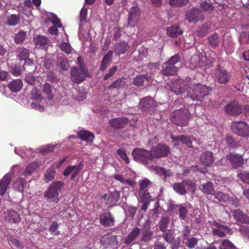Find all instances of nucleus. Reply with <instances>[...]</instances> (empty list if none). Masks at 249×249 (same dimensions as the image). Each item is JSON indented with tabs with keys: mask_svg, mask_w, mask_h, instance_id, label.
I'll list each match as a JSON object with an SVG mask.
<instances>
[{
	"mask_svg": "<svg viewBox=\"0 0 249 249\" xmlns=\"http://www.w3.org/2000/svg\"><path fill=\"white\" fill-rule=\"evenodd\" d=\"M141 15L140 9L137 7H134L130 9L128 18L127 28L133 27L139 20Z\"/></svg>",
	"mask_w": 249,
	"mask_h": 249,
	"instance_id": "nucleus-11",
	"label": "nucleus"
},
{
	"mask_svg": "<svg viewBox=\"0 0 249 249\" xmlns=\"http://www.w3.org/2000/svg\"><path fill=\"white\" fill-rule=\"evenodd\" d=\"M225 110L228 114L232 115H238L243 112L241 105L236 101L227 105Z\"/></svg>",
	"mask_w": 249,
	"mask_h": 249,
	"instance_id": "nucleus-14",
	"label": "nucleus"
},
{
	"mask_svg": "<svg viewBox=\"0 0 249 249\" xmlns=\"http://www.w3.org/2000/svg\"><path fill=\"white\" fill-rule=\"evenodd\" d=\"M238 177L245 183L249 184V172L247 171H239Z\"/></svg>",
	"mask_w": 249,
	"mask_h": 249,
	"instance_id": "nucleus-44",
	"label": "nucleus"
},
{
	"mask_svg": "<svg viewBox=\"0 0 249 249\" xmlns=\"http://www.w3.org/2000/svg\"><path fill=\"white\" fill-rule=\"evenodd\" d=\"M20 18L18 15H11L7 17V23L9 26H14L19 22Z\"/></svg>",
	"mask_w": 249,
	"mask_h": 249,
	"instance_id": "nucleus-42",
	"label": "nucleus"
},
{
	"mask_svg": "<svg viewBox=\"0 0 249 249\" xmlns=\"http://www.w3.org/2000/svg\"><path fill=\"white\" fill-rule=\"evenodd\" d=\"M146 79L145 75H139L133 81V84L138 87L143 86V82Z\"/></svg>",
	"mask_w": 249,
	"mask_h": 249,
	"instance_id": "nucleus-50",
	"label": "nucleus"
},
{
	"mask_svg": "<svg viewBox=\"0 0 249 249\" xmlns=\"http://www.w3.org/2000/svg\"><path fill=\"white\" fill-rule=\"evenodd\" d=\"M191 113L187 108H181L172 112L170 115V120L175 124L184 126L188 125Z\"/></svg>",
	"mask_w": 249,
	"mask_h": 249,
	"instance_id": "nucleus-2",
	"label": "nucleus"
},
{
	"mask_svg": "<svg viewBox=\"0 0 249 249\" xmlns=\"http://www.w3.org/2000/svg\"><path fill=\"white\" fill-rule=\"evenodd\" d=\"M170 219L168 216H163L160 219L159 223V228L160 231L164 232L167 231L169 224Z\"/></svg>",
	"mask_w": 249,
	"mask_h": 249,
	"instance_id": "nucleus-38",
	"label": "nucleus"
},
{
	"mask_svg": "<svg viewBox=\"0 0 249 249\" xmlns=\"http://www.w3.org/2000/svg\"><path fill=\"white\" fill-rule=\"evenodd\" d=\"M31 95L33 99L36 101H41L42 99L40 92L37 90L36 88H34L32 90Z\"/></svg>",
	"mask_w": 249,
	"mask_h": 249,
	"instance_id": "nucleus-58",
	"label": "nucleus"
},
{
	"mask_svg": "<svg viewBox=\"0 0 249 249\" xmlns=\"http://www.w3.org/2000/svg\"><path fill=\"white\" fill-rule=\"evenodd\" d=\"M109 124L114 129L123 128L124 125V119L123 117L112 119L109 121Z\"/></svg>",
	"mask_w": 249,
	"mask_h": 249,
	"instance_id": "nucleus-32",
	"label": "nucleus"
},
{
	"mask_svg": "<svg viewBox=\"0 0 249 249\" xmlns=\"http://www.w3.org/2000/svg\"><path fill=\"white\" fill-rule=\"evenodd\" d=\"M200 160L203 165L206 167H210L214 161L213 153L210 151L203 152L200 155Z\"/></svg>",
	"mask_w": 249,
	"mask_h": 249,
	"instance_id": "nucleus-16",
	"label": "nucleus"
},
{
	"mask_svg": "<svg viewBox=\"0 0 249 249\" xmlns=\"http://www.w3.org/2000/svg\"><path fill=\"white\" fill-rule=\"evenodd\" d=\"M171 138L173 142L178 143V140L180 141L182 143L185 144L188 147H192V142L191 138L189 136L185 135H179L177 137L171 136Z\"/></svg>",
	"mask_w": 249,
	"mask_h": 249,
	"instance_id": "nucleus-26",
	"label": "nucleus"
},
{
	"mask_svg": "<svg viewBox=\"0 0 249 249\" xmlns=\"http://www.w3.org/2000/svg\"><path fill=\"white\" fill-rule=\"evenodd\" d=\"M55 170L54 167H51L48 168L44 175V180L46 182H48L54 179L55 177Z\"/></svg>",
	"mask_w": 249,
	"mask_h": 249,
	"instance_id": "nucleus-40",
	"label": "nucleus"
},
{
	"mask_svg": "<svg viewBox=\"0 0 249 249\" xmlns=\"http://www.w3.org/2000/svg\"><path fill=\"white\" fill-rule=\"evenodd\" d=\"M119 198L120 194L119 192L115 191L114 192L110 193L107 198L108 204L110 207L116 205Z\"/></svg>",
	"mask_w": 249,
	"mask_h": 249,
	"instance_id": "nucleus-34",
	"label": "nucleus"
},
{
	"mask_svg": "<svg viewBox=\"0 0 249 249\" xmlns=\"http://www.w3.org/2000/svg\"><path fill=\"white\" fill-rule=\"evenodd\" d=\"M115 52L118 55L124 53V43L121 42L115 46Z\"/></svg>",
	"mask_w": 249,
	"mask_h": 249,
	"instance_id": "nucleus-60",
	"label": "nucleus"
},
{
	"mask_svg": "<svg viewBox=\"0 0 249 249\" xmlns=\"http://www.w3.org/2000/svg\"><path fill=\"white\" fill-rule=\"evenodd\" d=\"M174 190L180 195H185L187 194V191L185 188V185L183 183L177 182L173 184Z\"/></svg>",
	"mask_w": 249,
	"mask_h": 249,
	"instance_id": "nucleus-39",
	"label": "nucleus"
},
{
	"mask_svg": "<svg viewBox=\"0 0 249 249\" xmlns=\"http://www.w3.org/2000/svg\"><path fill=\"white\" fill-rule=\"evenodd\" d=\"M5 219L11 223H17L20 221V218L18 212L13 210H8L5 212Z\"/></svg>",
	"mask_w": 249,
	"mask_h": 249,
	"instance_id": "nucleus-20",
	"label": "nucleus"
},
{
	"mask_svg": "<svg viewBox=\"0 0 249 249\" xmlns=\"http://www.w3.org/2000/svg\"><path fill=\"white\" fill-rule=\"evenodd\" d=\"M10 182L11 176L7 174L0 180V195L2 196L5 194Z\"/></svg>",
	"mask_w": 249,
	"mask_h": 249,
	"instance_id": "nucleus-23",
	"label": "nucleus"
},
{
	"mask_svg": "<svg viewBox=\"0 0 249 249\" xmlns=\"http://www.w3.org/2000/svg\"><path fill=\"white\" fill-rule=\"evenodd\" d=\"M55 145L53 144H48L45 146L41 150V152L44 154L52 152L54 150Z\"/></svg>",
	"mask_w": 249,
	"mask_h": 249,
	"instance_id": "nucleus-62",
	"label": "nucleus"
},
{
	"mask_svg": "<svg viewBox=\"0 0 249 249\" xmlns=\"http://www.w3.org/2000/svg\"><path fill=\"white\" fill-rule=\"evenodd\" d=\"M58 66L62 71H66L69 67L68 59L66 58H60L58 59Z\"/></svg>",
	"mask_w": 249,
	"mask_h": 249,
	"instance_id": "nucleus-45",
	"label": "nucleus"
},
{
	"mask_svg": "<svg viewBox=\"0 0 249 249\" xmlns=\"http://www.w3.org/2000/svg\"><path fill=\"white\" fill-rule=\"evenodd\" d=\"M38 165L36 162H31L27 166L24 172V175L31 174L36 170V169Z\"/></svg>",
	"mask_w": 249,
	"mask_h": 249,
	"instance_id": "nucleus-51",
	"label": "nucleus"
},
{
	"mask_svg": "<svg viewBox=\"0 0 249 249\" xmlns=\"http://www.w3.org/2000/svg\"><path fill=\"white\" fill-rule=\"evenodd\" d=\"M200 8L204 11H213L214 7L211 3L207 2L206 1H203L200 4Z\"/></svg>",
	"mask_w": 249,
	"mask_h": 249,
	"instance_id": "nucleus-52",
	"label": "nucleus"
},
{
	"mask_svg": "<svg viewBox=\"0 0 249 249\" xmlns=\"http://www.w3.org/2000/svg\"><path fill=\"white\" fill-rule=\"evenodd\" d=\"M232 216L236 222L241 224H249V217L240 209L232 211Z\"/></svg>",
	"mask_w": 249,
	"mask_h": 249,
	"instance_id": "nucleus-18",
	"label": "nucleus"
},
{
	"mask_svg": "<svg viewBox=\"0 0 249 249\" xmlns=\"http://www.w3.org/2000/svg\"><path fill=\"white\" fill-rule=\"evenodd\" d=\"M117 71V67L116 66H113L112 68H111L109 71L104 76V80L105 81L107 80L108 79H109L110 77L112 76L115 72Z\"/></svg>",
	"mask_w": 249,
	"mask_h": 249,
	"instance_id": "nucleus-64",
	"label": "nucleus"
},
{
	"mask_svg": "<svg viewBox=\"0 0 249 249\" xmlns=\"http://www.w3.org/2000/svg\"><path fill=\"white\" fill-rule=\"evenodd\" d=\"M154 104L153 99L149 97L143 98L140 102V107L142 111H149L153 107Z\"/></svg>",
	"mask_w": 249,
	"mask_h": 249,
	"instance_id": "nucleus-21",
	"label": "nucleus"
},
{
	"mask_svg": "<svg viewBox=\"0 0 249 249\" xmlns=\"http://www.w3.org/2000/svg\"><path fill=\"white\" fill-rule=\"evenodd\" d=\"M58 228V224L56 221H53L49 228V231L55 235L59 234L60 232L57 230Z\"/></svg>",
	"mask_w": 249,
	"mask_h": 249,
	"instance_id": "nucleus-59",
	"label": "nucleus"
},
{
	"mask_svg": "<svg viewBox=\"0 0 249 249\" xmlns=\"http://www.w3.org/2000/svg\"><path fill=\"white\" fill-rule=\"evenodd\" d=\"M113 56V51H109L104 56L101 62L100 70L104 71L107 67L109 64L111 62Z\"/></svg>",
	"mask_w": 249,
	"mask_h": 249,
	"instance_id": "nucleus-27",
	"label": "nucleus"
},
{
	"mask_svg": "<svg viewBox=\"0 0 249 249\" xmlns=\"http://www.w3.org/2000/svg\"><path fill=\"white\" fill-rule=\"evenodd\" d=\"M78 138L87 142H92L94 139V135L89 131L80 130L77 133Z\"/></svg>",
	"mask_w": 249,
	"mask_h": 249,
	"instance_id": "nucleus-30",
	"label": "nucleus"
},
{
	"mask_svg": "<svg viewBox=\"0 0 249 249\" xmlns=\"http://www.w3.org/2000/svg\"><path fill=\"white\" fill-rule=\"evenodd\" d=\"M140 233V230L139 228L136 227L132 230L131 232L125 238V244L132 242Z\"/></svg>",
	"mask_w": 249,
	"mask_h": 249,
	"instance_id": "nucleus-37",
	"label": "nucleus"
},
{
	"mask_svg": "<svg viewBox=\"0 0 249 249\" xmlns=\"http://www.w3.org/2000/svg\"><path fill=\"white\" fill-rule=\"evenodd\" d=\"M166 31L168 36L172 38L177 37L183 33V31L178 25H171L167 27Z\"/></svg>",
	"mask_w": 249,
	"mask_h": 249,
	"instance_id": "nucleus-22",
	"label": "nucleus"
},
{
	"mask_svg": "<svg viewBox=\"0 0 249 249\" xmlns=\"http://www.w3.org/2000/svg\"><path fill=\"white\" fill-rule=\"evenodd\" d=\"M42 90L47 95V97L49 100L53 99L54 95L52 93V87L49 83H46L43 85Z\"/></svg>",
	"mask_w": 249,
	"mask_h": 249,
	"instance_id": "nucleus-43",
	"label": "nucleus"
},
{
	"mask_svg": "<svg viewBox=\"0 0 249 249\" xmlns=\"http://www.w3.org/2000/svg\"><path fill=\"white\" fill-rule=\"evenodd\" d=\"M202 66L201 59L199 55L195 54L191 57L189 62V67L190 69H194L196 68H201Z\"/></svg>",
	"mask_w": 249,
	"mask_h": 249,
	"instance_id": "nucleus-28",
	"label": "nucleus"
},
{
	"mask_svg": "<svg viewBox=\"0 0 249 249\" xmlns=\"http://www.w3.org/2000/svg\"><path fill=\"white\" fill-rule=\"evenodd\" d=\"M154 234V231L149 229L144 230L142 231L140 241L142 242H149L153 238Z\"/></svg>",
	"mask_w": 249,
	"mask_h": 249,
	"instance_id": "nucleus-33",
	"label": "nucleus"
},
{
	"mask_svg": "<svg viewBox=\"0 0 249 249\" xmlns=\"http://www.w3.org/2000/svg\"><path fill=\"white\" fill-rule=\"evenodd\" d=\"M231 127L235 134L244 137H249V125L246 122L234 121L232 123Z\"/></svg>",
	"mask_w": 249,
	"mask_h": 249,
	"instance_id": "nucleus-6",
	"label": "nucleus"
},
{
	"mask_svg": "<svg viewBox=\"0 0 249 249\" xmlns=\"http://www.w3.org/2000/svg\"><path fill=\"white\" fill-rule=\"evenodd\" d=\"M219 249H236V247L229 240L222 241Z\"/></svg>",
	"mask_w": 249,
	"mask_h": 249,
	"instance_id": "nucleus-46",
	"label": "nucleus"
},
{
	"mask_svg": "<svg viewBox=\"0 0 249 249\" xmlns=\"http://www.w3.org/2000/svg\"><path fill=\"white\" fill-rule=\"evenodd\" d=\"M8 87L12 92L17 93L22 89L23 83L19 79L13 80L8 84Z\"/></svg>",
	"mask_w": 249,
	"mask_h": 249,
	"instance_id": "nucleus-25",
	"label": "nucleus"
},
{
	"mask_svg": "<svg viewBox=\"0 0 249 249\" xmlns=\"http://www.w3.org/2000/svg\"><path fill=\"white\" fill-rule=\"evenodd\" d=\"M26 36V33L23 31H19L15 36V41L17 44H20L24 41Z\"/></svg>",
	"mask_w": 249,
	"mask_h": 249,
	"instance_id": "nucleus-48",
	"label": "nucleus"
},
{
	"mask_svg": "<svg viewBox=\"0 0 249 249\" xmlns=\"http://www.w3.org/2000/svg\"><path fill=\"white\" fill-rule=\"evenodd\" d=\"M162 238L167 243L172 244L175 240V232L172 230H168L163 232Z\"/></svg>",
	"mask_w": 249,
	"mask_h": 249,
	"instance_id": "nucleus-35",
	"label": "nucleus"
},
{
	"mask_svg": "<svg viewBox=\"0 0 249 249\" xmlns=\"http://www.w3.org/2000/svg\"><path fill=\"white\" fill-rule=\"evenodd\" d=\"M208 43L213 48L218 47L220 43V38L217 34H213L210 35L208 38Z\"/></svg>",
	"mask_w": 249,
	"mask_h": 249,
	"instance_id": "nucleus-36",
	"label": "nucleus"
},
{
	"mask_svg": "<svg viewBox=\"0 0 249 249\" xmlns=\"http://www.w3.org/2000/svg\"><path fill=\"white\" fill-rule=\"evenodd\" d=\"M64 184L61 181H56L51 183L44 192V196L48 202L57 203L59 200V194Z\"/></svg>",
	"mask_w": 249,
	"mask_h": 249,
	"instance_id": "nucleus-4",
	"label": "nucleus"
},
{
	"mask_svg": "<svg viewBox=\"0 0 249 249\" xmlns=\"http://www.w3.org/2000/svg\"><path fill=\"white\" fill-rule=\"evenodd\" d=\"M103 246L107 248L109 247H116L118 245V236L110 233L104 235L100 239Z\"/></svg>",
	"mask_w": 249,
	"mask_h": 249,
	"instance_id": "nucleus-13",
	"label": "nucleus"
},
{
	"mask_svg": "<svg viewBox=\"0 0 249 249\" xmlns=\"http://www.w3.org/2000/svg\"><path fill=\"white\" fill-rule=\"evenodd\" d=\"M7 240L9 244L11 246H14L18 249H23L24 246L21 244L20 241L13 237L12 235L7 236Z\"/></svg>",
	"mask_w": 249,
	"mask_h": 249,
	"instance_id": "nucleus-41",
	"label": "nucleus"
},
{
	"mask_svg": "<svg viewBox=\"0 0 249 249\" xmlns=\"http://www.w3.org/2000/svg\"><path fill=\"white\" fill-rule=\"evenodd\" d=\"M132 155L136 161H139L144 164H147L149 161L153 160V157L151 150L137 148L132 151Z\"/></svg>",
	"mask_w": 249,
	"mask_h": 249,
	"instance_id": "nucleus-5",
	"label": "nucleus"
},
{
	"mask_svg": "<svg viewBox=\"0 0 249 249\" xmlns=\"http://www.w3.org/2000/svg\"><path fill=\"white\" fill-rule=\"evenodd\" d=\"M59 48L62 51L64 52L67 54H70L71 52V48L68 42H62L59 45Z\"/></svg>",
	"mask_w": 249,
	"mask_h": 249,
	"instance_id": "nucleus-54",
	"label": "nucleus"
},
{
	"mask_svg": "<svg viewBox=\"0 0 249 249\" xmlns=\"http://www.w3.org/2000/svg\"><path fill=\"white\" fill-rule=\"evenodd\" d=\"M199 188L203 194L207 195H213L215 193L213 184L211 181L202 184Z\"/></svg>",
	"mask_w": 249,
	"mask_h": 249,
	"instance_id": "nucleus-24",
	"label": "nucleus"
},
{
	"mask_svg": "<svg viewBox=\"0 0 249 249\" xmlns=\"http://www.w3.org/2000/svg\"><path fill=\"white\" fill-rule=\"evenodd\" d=\"M136 213V208L133 207L125 206V214L127 217L132 218Z\"/></svg>",
	"mask_w": 249,
	"mask_h": 249,
	"instance_id": "nucleus-55",
	"label": "nucleus"
},
{
	"mask_svg": "<svg viewBox=\"0 0 249 249\" xmlns=\"http://www.w3.org/2000/svg\"><path fill=\"white\" fill-rule=\"evenodd\" d=\"M30 55V51L25 47H19L17 51V57L20 61L26 60Z\"/></svg>",
	"mask_w": 249,
	"mask_h": 249,
	"instance_id": "nucleus-31",
	"label": "nucleus"
},
{
	"mask_svg": "<svg viewBox=\"0 0 249 249\" xmlns=\"http://www.w3.org/2000/svg\"><path fill=\"white\" fill-rule=\"evenodd\" d=\"M100 222L103 226L109 227L114 225V220L110 212H105L101 214Z\"/></svg>",
	"mask_w": 249,
	"mask_h": 249,
	"instance_id": "nucleus-19",
	"label": "nucleus"
},
{
	"mask_svg": "<svg viewBox=\"0 0 249 249\" xmlns=\"http://www.w3.org/2000/svg\"><path fill=\"white\" fill-rule=\"evenodd\" d=\"M226 141L229 146L231 148H235L238 147L239 146L238 142H236L231 136H227L226 137Z\"/></svg>",
	"mask_w": 249,
	"mask_h": 249,
	"instance_id": "nucleus-53",
	"label": "nucleus"
},
{
	"mask_svg": "<svg viewBox=\"0 0 249 249\" xmlns=\"http://www.w3.org/2000/svg\"><path fill=\"white\" fill-rule=\"evenodd\" d=\"M198 240L195 237L188 239L186 243V246L190 249H193L197 245Z\"/></svg>",
	"mask_w": 249,
	"mask_h": 249,
	"instance_id": "nucleus-57",
	"label": "nucleus"
},
{
	"mask_svg": "<svg viewBox=\"0 0 249 249\" xmlns=\"http://www.w3.org/2000/svg\"><path fill=\"white\" fill-rule=\"evenodd\" d=\"M82 168L81 163L73 166H68L64 171L63 175L64 176H69L71 174V179H73L80 173Z\"/></svg>",
	"mask_w": 249,
	"mask_h": 249,
	"instance_id": "nucleus-17",
	"label": "nucleus"
},
{
	"mask_svg": "<svg viewBox=\"0 0 249 249\" xmlns=\"http://www.w3.org/2000/svg\"><path fill=\"white\" fill-rule=\"evenodd\" d=\"M226 159L231 162L235 169L238 168L244 164L243 159L241 155L230 153L226 156Z\"/></svg>",
	"mask_w": 249,
	"mask_h": 249,
	"instance_id": "nucleus-15",
	"label": "nucleus"
},
{
	"mask_svg": "<svg viewBox=\"0 0 249 249\" xmlns=\"http://www.w3.org/2000/svg\"><path fill=\"white\" fill-rule=\"evenodd\" d=\"M87 71L85 68H78L72 67L70 71L71 78L72 82L75 83H80L85 80Z\"/></svg>",
	"mask_w": 249,
	"mask_h": 249,
	"instance_id": "nucleus-8",
	"label": "nucleus"
},
{
	"mask_svg": "<svg viewBox=\"0 0 249 249\" xmlns=\"http://www.w3.org/2000/svg\"><path fill=\"white\" fill-rule=\"evenodd\" d=\"M188 0H169V4L172 6H182L185 5Z\"/></svg>",
	"mask_w": 249,
	"mask_h": 249,
	"instance_id": "nucleus-56",
	"label": "nucleus"
},
{
	"mask_svg": "<svg viewBox=\"0 0 249 249\" xmlns=\"http://www.w3.org/2000/svg\"><path fill=\"white\" fill-rule=\"evenodd\" d=\"M177 206L179 208L178 214L179 218L182 220H185L188 213L187 208L182 205H177Z\"/></svg>",
	"mask_w": 249,
	"mask_h": 249,
	"instance_id": "nucleus-49",
	"label": "nucleus"
},
{
	"mask_svg": "<svg viewBox=\"0 0 249 249\" xmlns=\"http://www.w3.org/2000/svg\"><path fill=\"white\" fill-rule=\"evenodd\" d=\"M186 19L189 22H197L202 21L204 16L202 11L198 8H193L186 14Z\"/></svg>",
	"mask_w": 249,
	"mask_h": 249,
	"instance_id": "nucleus-10",
	"label": "nucleus"
},
{
	"mask_svg": "<svg viewBox=\"0 0 249 249\" xmlns=\"http://www.w3.org/2000/svg\"><path fill=\"white\" fill-rule=\"evenodd\" d=\"M153 159L165 158L170 153V148L165 144L159 143L151 149Z\"/></svg>",
	"mask_w": 249,
	"mask_h": 249,
	"instance_id": "nucleus-7",
	"label": "nucleus"
},
{
	"mask_svg": "<svg viewBox=\"0 0 249 249\" xmlns=\"http://www.w3.org/2000/svg\"><path fill=\"white\" fill-rule=\"evenodd\" d=\"M10 72L13 75L19 76L21 74V68L16 63L12 64L10 67Z\"/></svg>",
	"mask_w": 249,
	"mask_h": 249,
	"instance_id": "nucleus-47",
	"label": "nucleus"
},
{
	"mask_svg": "<svg viewBox=\"0 0 249 249\" xmlns=\"http://www.w3.org/2000/svg\"><path fill=\"white\" fill-rule=\"evenodd\" d=\"M211 88L200 83L194 84L187 91V95L193 100L199 101L205 105H209L212 100L210 97Z\"/></svg>",
	"mask_w": 249,
	"mask_h": 249,
	"instance_id": "nucleus-1",
	"label": "nucleus"
},
{
	"mask_svg": "<svg viewBox=\"0 0 249 249\" xmlns=\"http://www.w3.org/2000/svg\"><path fill=\"white\" fill-rule=\"evenodd\" d=\"M186 81L183 80H175L171 87V90L176 94L179 95L184 93L188 89Z\"/></svg>",
	"mask_w": 249,
	"mask_h": 249,
	"instance_id": "nucleus-12",
	"label": "nucleus"
},
{
	"mask_svg": "<svg viewBox=\"0 0 249 249\" xmlns=\"http://www.w3.org/2000/svg\"><path fill=\"white\" fill-rule=\"evenodd\" d=\"M180 66V57L176 54L172 56L167 62L162 65L161 73L165 76L175 75L178 71Z\"/></svg>",
	"mask_w": 249,
	"mask_h": 249,
	"instance_id": "nucleus-3",
	"label": "nucleus"
},
{
	"mask_svg": "<svg viewBox=\"0 0 249 249\" xmlns=\"http://www.w3.org/2000/svg\"><path fill=\"white\" fill-rule=\"evenodd\" d=\"M215 79L221 84H226L230 78V73L223 67L218 65L215 70Z\"/></svg>",
	"mask_w": 249,
	"mask_h": 249,
	"instance_id": "nucleus-9",
	"label": "nucleus"
},
{
	"mask_svg": "<svg viewBox=\"0 0 249 249\" xmlns=\"http://www.w3.org/2000/svg\"><path fill=\"white\" fill-rule=\"evenodd\" d=\"M209 30V27L206 25H203L201 27H199L197 30V32L200 36H205Z\"/></svg>",
	"mask_w": 249,
	"mask_h": 249,
	"instance_id": "nucleus-63",
	"label": "nucleus"
},
{
	"mask_svg": "<svg viewBox=\"0 0 249 249\" xmlns=\"http://www.w3.org/2000/svg\"><path fill=\"white\" fill-rule=\"evenodd\" d=\"M33 40L36 45H38L40 47H46L49 41V38L47 36L39 35L35 36Z\"/></svg>",
	"mask_w": 249,
	"mask_h": 249,
	"instance_id": "nucleus-29",
	"label": "nucleus"
},
{
	"mask_svg": "<svg viewBox=\"0 0 249 249\" xmlns=\"http://www.w3.org/2000/svg\"><path fill=\"white\" fill-rule=\"evenodd\" d=\"M50 21L53 25H56L59 28H61L62 26L60 19L54 14L50 18Z\"/></svg>",
	"mask_w": 249,
	"mask_h": 249,
	"instance_id": "nucleus-61",
	"label": "nucleus"
}]
</instances>
